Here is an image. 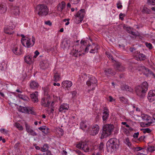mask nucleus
<instances>
[{"label": "nucleus", "instance_id": "nucleus-1", "mask_svg": "<svg viewBox=\"0 0 155 155\" xmlns=\"http://www.w3.org/2000/svg\"><path fill=\"white\" fill-rule=\"evenodd\" d=\"M148 88V85L146 81L143 82L141 85L138 86L136 87V92L137 95L141 97H143L145 96Z\"/></svg>", "mask_w": 155, "mask_h": 155}, {"label": "nucleus", "instance_id": "nucleus-2", "mask_svg": "<svg viewBox=\"0 0 155 155\" xmlns=\"http://www.w3.org/2000/svg\"><path fill=\"white\" fill-rule=\"evenodd\" d=\"M114 126L112 124H106L103 127V131L100 137L101 139H103L110 135L114 129Z\"/></svg>", "mask_w": 155, "mask_h": 155}, {"label": "nucleus", "instance_id": "nucleus-3", "mask_svg": "<svg viewBox=\"0 0 155 155\" xmlns=\"http://www.w3.org/2000/svg\"><path fill=\"white\" fill-rule=\"evenodd\" d=\"M38 11V14L39 16H46L48 13V9L47 6L44 4L38 5L36 7Z\"/></svg>", "mask_w": 155, "mask_h": 155}, {"label": "nucleus", "instance_id": "nucleus-4", "mask_svg": "<svg viewBox=\"0 0 155 155\" xmlns=\"http://www.w3.org/2000/svg\"><path fill=\"white\" fill-rule=\"evenodd\" d=\"M19 111L21 112L33 115H35L36 113L32 107H28L20 106L19 108Z\"/></svg>", "mask_w": 155, "mask_h": 155}, {"label": "nucleus", "instance_id": "nucleus-5", "mask_svg": "<svg viewBox=\"0 0 155 155\" xmlns=\"http://www.w3.org/2000/svg\"><path fill=\"white\" fill-rule=\"evenodd\" d=\"M85 14L84 9H81L77 12L76 15H75L76 18H79V20H78L77 23H79L83 21Z\"/></svg>", "mask_w": 155, "mask_h": 155}, {"label": "nucleus", "instance_id": "nucleus-6", "mask_svg": "<svg viewBox=\"0 0 155 155\" xmlns=\"http://www.w3.org/2000/svg\"><path fill=\"white\" fill-rule=\"evenodd\" d=\"M109 111L107 108L105 107L102 112V118L104 123H106L109 116Z\"/></svg>", "mask_w": 155, "mask_h": 155}, {"label": "nucleus", "instance_id": "nucleus-7", "mask_svg": "<svg viewBox=\"0 0 155 155\" xmlns=\"http://www.w3.org/2000/svg\"><path fill=\"white\" fill-rule=\"evenodd\" d=\"M31 39L27 37L26 39H21V42L24 46L29 48L32 46V43L30 42Z\"/></svg>", "mask_w": 155, "mask_h": 155}, {"label": "nucleus", "instance_id": "nucleus-8", "mask_svg": "<svg viewBox=\"0 0 155 155\" xmlns=\"http://www.w3.org/2000/svg\"><path fill=\"white\" fill-rule=\"evenodd\" d=\"M147 98L150 102L155 101V90H150L148 93Z\"/></svg>", "mask_w": 155, "mask_h": 155}, {"label": "nucleus", "instance_id": "nucleus-9", "mask_svg": "<svg viewBox=\"0 0 155 155\" xmlns=\"http://www.w3.org/2000/svg\"><path fill=\"white\" fill-rule=\"evenodd\" d=\"M99 130V126L96 124L92 126V130L91 134L93 136L95 135L98 134Z\"/></svg>", "mask_w": 155, "mask_h": 155}, {"label": "nucleus", "instance_id": "nucleus-10", "mask_svg": "<svg viewBox=\"0 0 155 155\" xmlns=\"http://www.w3.org/2000/svg\"><path fill=\"white\" fill-rule=\"evenodd\" d=\"M134 52L135 56L138 59H137V60L143 61L146 59V56L142 53H140V51H134Z\"/></svg>", "mask_w": 155, "mask_h": 155}, {"label": "nucleus", "instance_id": "nucleus-11", "mask_svg": "<svg viewBox=\"0 0 155 155\" xmlns=\"http://www.w3.org/2000/svg\"><path fill=\"white\" fill-rule=\"evenodd\" d=\"M72 85V82L68 80L64 81L62 83V86L64 88H66L68 90L69 89Z\"/></svg>", "mask_w": 155, "mask_h": 155}, {"label": "nucleus", "instance_id": "nucleus-12", "mask_svg": "<svg viewBox=\"0 0 155 155\" xmlns=\"http://www.w3.org/2000/svg\"><path fill=\"white\" fill-rule=\"evenodd\" d=\"M29 86L31 89L36 90L38 88L39 85L37 81H31L30 82Z\"/></svg>", "mask_w": 155, "mask_h": 155}, {"label": "nucleus", "instance_id": "nucleus-13", "mask_svg": "<svg viewBox=\"0 0 155 155\" xmlns=\"http://www.w3.org/2000/svg\"><path fill=\"white\" fill-rule=\"evenodd\" d=\"M116 70L119 71H122L125 70V67L120 63H116L114 66Z\"/></svg>", "mask_w": 155, "mask_h": 155}, {"label": "nucleus", "instance_id": "nucleus-14", "mask_svg": "<svg viewBox=\"0 0 155 155\" xmlns=\"http://www.w3.org/2000/svg\"><path fill=\"white\" fill-rule=\"evenodd\" d=\"M40 66L41 68L45 70L48 68L49 66L48 62L47 60H44L42 61L40 64Z\"/></svg>", "mask_w": 155, "mask_h": 155}, {"label": "nucleus", "instance_id": "nucleus-15", "mask_svg": "<svg viewBox=\"0 0 155 155\" xmlns=\"http://www.w3.org/2000/svg\"><path fill=\"white\" fill-rule=\"evenodd\" d=\"M140 70L142 71V72L145 74H152L153 75L154 77L155 76V74L151 71L148 68L145 67L144 66H141L140 68Z\"/></svg>", "mask_w": 155, "mask_h": 155}, {"label": "nucleus", "instance_id": "nucleus-16", "mask_svg": "<svg viewBox=\"0 0 155 155\" xmlns=\"http://www.w3.org/2000/svg\"><path fill=\"white\" fill-rule=\"evenodd\" d=\"M26 129L27 132L31 135L35 136L37 135L36 133L32 129L30 128V127L28 124H25Z\"/></svg>", "mask_w": 155, "mask_h": 155}, {"label": "nucleus", "instance_id": "nucleus-17", "mask_svg": "<svg viewBox=\"0 0 155 155\" xmlns=\"http://www.w3.org/2000/svg\"><path fill=\"white\" fill-rule=\"evenodd\" d=\"M118 140L116 138H112L109 140L107 143V145H118L117 143Z\"/></svg>", "mask_w": 155, "mask_h": 155}, {"label": "nucleus", "instance_id": "nucleus-18", "mask_svg": "<svg viewBox=\"0 0 155 155\" xmlns=\"http://www.w3.org/2000/svg\"><path fill=\"white\" fill-rule=\"evenodd\" d=\"M38 92L36 91L35 93L31 94L30 97L32 101L34 102H37L38 101Z\"/></svg>", "mask_w": 155, "mask_h": 155}, {"label": "nucleus", "instance_id": "nucleus-19", "mask_svg": "<svg viewBox=\"0 0 155 155\" xmlns=\"http://www.w3.org/2000/svg\"><path fill=\"white\" fill-rule=\"evenodd\" d=\"M92 144L91 142L87 140H82L78 143L76 145H88Z\"/></svg>", "mask_w": 155, "mask_h": 155}, {"label": "nucleus", "instance_id": "nucleus-20", "mask_svg": "<svg viewBox=\"0 0 155 155\" xmlns=\"http://www.w3.org/2000/svg\"><path fill=\"white\" fill-rule=\"evenodd\" d=\"M105 74L107 76L114 75L116 74L115 72L113 71L110 68H108L104 71Z\"/></svg>", "mask_w": 155, "mask_h": 155}, {"label": "nucleus", "instance_id": "nucleus-21", "mask_svg": "<svg viewBox=\"0 0 155 155\" xmlns=\"http://www.w3.org/2000/svg\"><path fill=\"white\" fill-rule=\"evenodd\" d=\"M12 26H8L5 28V32L7 34L9 35L12 34L14 33V32L12 30Z\"/></svg>", "mask_w": 155, "mask_h": 155}, {"label": "nucleus", "instance_id": "nucleus-22", "mask_svg": "<svg viewBox=\"0 0 155 155\" xmlns=\"http://www.w3.org/2000/svg\"><path fill=\"white\" fill-rule=\"evenodd\" d=\"M73 47V48L71 51V54L74 57H77L78 55V50H77L76 48L78 47V45H76Z\"/></svg>", "mask_w": 155, "mask_h": 155}, {"label": "nucleus", "instance_id": "nucleus-23", "mask_svg": "<svg viewBox=\"0 0 155 155\" xmlns=\"http://www.w3.org/2000/svg\"><path fill=\"white\" fill-rule=\"evenodd\" d=\"M70 45L69 41L66 39L64 40L61 42V47L65 49V48H67Z\"/></svg>", "mask_w": 155, "mask_h": 155}, {"label": "nucleus", "instance_id": "nucleus-24", "mask_svg": "<svg viewBox=\"0 0 155 155\" xmlns=\"http://www.w3.org/2000/svg\"><path fill=\"white\" fill-rule=\"evenodd\" d=\"M69 108L68 105L65 104H63L60 106L59 109V111L60 112H63L64 110H68Z\"/></svg>", "mask_w": 155, "mask_h": 155}, {"label": "nucleus", "instance_id": "nucleus-25", "mask_svg": "<svg viewBox=\"0 0 155 155\" xmlns=\"http://www.w3.org/2000/svg\"><path fill=\"white\" fill-rule=\"evenodd\" d=\"M6 5L5 4H0V13L1 14L4 13L6 12Z\"/></svg>", "mask_w": 155, "mask_h": 155}, {"label": "nucleus", "instance_id": "nucleus-26", "mask_svg": "<svg viewBox=\"0 0 155 155\" xmlns=\"http://www.w3.org/2000/svg\"><path fill=\"white\" fill-rule=\"evenodd\" d=\"M65 7V3L64 2H62L61 4H59L58 6V10L61 12L63 9Z\"/></svg>", "mask_w": 155, "mask_h": 155}, {"label": "nucleus", "instance_id": "nucleus-27", "mask_svg": "<svg viewBox=\"0 0 155 155\" xmlns=\"http://www.w3.org/2000/svg\"><path fill=\"white\" fill-rule=\"evenodd\" d=\"M151 10L149 9L148 8L146 5H144L142 10L141 11V12L143 14H149L150 13Z\"/></svg>", "mask_w": 155, "mask_h": 155}, {"label": "nucleus", "instance_id": "nucleus-28", "mask_svg": "<svg viewBox=\"0 0 155 155\" xmlns=\"http://www.w3.org/2000/svg\"><path fill=\"white\" fill-rule=\"evenodd\" d=\"M78 148L83 150L85 152L89 151L90 148L88 146H76Z\"/></svg>", "mask_w": 155, "mask_h": 155}, {"label": "nucleus", "instance_id": "nucleus-29", "mask_svg": "<svg viewBox=\"0 0 155 155\" xmlns=\"http://www.w3.org/2000/svg\"><path fill=\"white\" fill-rule=\"evenodd\" d=\"M121 89L122 90H126L127 91H131L132 90L130 87L126 85H124L121 86Z\"/></svg>", "mask_w": 155, "mask_h": 155}, {"label": "nucleus", "instance_id": "nucleus-30", "mask_svg": "<svg viewBox=\"0 0 155 155\" xmlns=\"http://www.w3.org/2000/svg\"><path fill=\"white\" fill-rule=\"evenodd\" d=\"M13 8L14 9H13V14L16 15H19L20 13L19 8L18 7H15Z\"/></svg>", "mask_w": 155, "mask_h": 155}, {"label": "nucleus", "instance_id": "nucleus-31", "mask_svg": "<svg viewBox=\"0 0 155 155\" xmlns=\"http://www.w3.org/2000/svg\"><path fill=\"white\" fill-rule=\"evenodd\" d=\"M60 74L57 72L54 73V81H57L60 80Z\"/></svg>", "mask_w": 155, "mask_h": 155}, {"label": "nucleus", "instance_id": "nucleus-32", "mask_svg": "<svg viewBox=\"0 0 155 155\" xmlns=\"http://www.w3.org/2000/svg\"><path fill=\"white\" fill-rule=\"evenodd\" d=\"M127 31H128V33L131 34L132 35L135 36H140V34L137 31L136 32H134L133 31H132L130 30H128V29H127Z\"/></svg>", "mask_w": 155, "mask_h": 155}, {"label": "nucleus", "instance_id": "nucleus-33", "mask_svg": "<svg viewBox=\"0 0 155 155\" xmlns=\"http://www.w3.org/2000/svg\"><path fill=\"white\" fill-rule=\"evenodd\" d=\"M32 57L29 55L25 58V61L27 64H30L31 62Z\"/></svg>", "mask_w": 155, "mask_h": 155}, {"label": "nucleus", "instance_id": "nucleus-34", "mask_svg": "<svg viewBox=\"0 0 155 155\" xmlns=\"http://www.w3.org/2000/svg\"><path fill=\"white\" fill-rule=\"evenodd\" d=\"M119 99L120 101L122 103L126 104L127 102V99L123 97H119Z\"/></svg>", "mask_w": 155, "mask_h": 155}, {"label": "nucleus", "instance_id": "nucleus-35", "mask_svg": "<svg viewBox=\"0 0 155 155\" xmlns=\"http://www.w3.org/2000/svg\"><path fill=\"white\" fill-rule=\"evenodd\" d=\"M80 127L83 130H84L87 127V125L86 122L82 121L80 124Z\"/></svg>", "mask_w": 155, "mask_h": 155}, {"label": "nucleus", "instance_id": "nucleus-36", "mask_svg": "<svg viewBox=\"0 0 155 155\" xmlns=\"http://www.w3.org/2000/svg\"><path fill=\"white\" fill-rule=\"evenodd\" d=\"M114 148H116L115 146H107V148L108 152L113 151L114 150Z\"/></svg>", "mask_w": 155, "mask_h": 155}, {"label": "nucleus", "instance_id": "nucleus-37", "mask_svg": "<svg viewBox=\"0 0 155 155\" xmlns=\"http://www.w3.org/2000/svg\"><path fill=\"white\" fill-rule=\"evenodd\" d=\"M89 79L91 81L90 82L93 84H96L97 83V80L94 77H90L89 78Z\"/></svg>", "mask_w": 155, "mask_h": 155}, {"label": "nucleus", "instance_id": "nucleus-38", "mask_svg": "<svg viewBox=\"0 0 155 155\" xmlns=\"http://www.w3.org/2000/svg\"><path fill=\"white\" fill-rule=\"evenodd\" d=\"M141 130L143 131L144 134H145L147 133H149L151 131V130L149 128H142L141 129Z\"/></svg>", "mask_w": 155, "mask_h": 155}, {"label": "nucleus", "instance_id": "nucleus-39", "mask_svg": "<svg viewBox=\"0 0 155 155\" xmlns=\"http://www.w3.org/2000/svg\"><path fill=\"white\" fill-rule=\"evenodd\" d=\"M155 150L154 146H149L147 148V152H152Z\"/></svg>", "mask_w": 155, "mask_h": 155}, {"label": "nucleus", "instance_id": "nucleus-40", "mask_svg": "<svg viewBox=\"0 0 155 155\" xmlns=\"http://www.w3.org/2000/svg\"><path fill=\"white\" fill-rule=\"evenodd\" d=\"M18 48L17 47H14L12 49V51L15 54L20 55L21 53H20V54L18 53Z\"/></svg>", "mask_w": 155, "mask_h": 155}, {"label": "nucleus", "instance_id": "nucleus-41", "mask_svg": "<svg viewBox=\"0 0 155 155\" xmlns=\"http://www.w3.org/2000/svg\"><path fill=\"white\" fill-rule=\"evenodd\" d=\"M48 150V146H42L41 148V150L42 152H45Z\"/></svg>", "mask_w": 155, "mask_h": 155}, {"label": "nucleus", "instance_id": "nucleus-42", "mask_svg": "<svg viewBox=\"0 0 155 155\" xmlns=\"http://www.w3.org/2000/svg\"><path fill=\"white\" fill-rule=\"evenodd\" d=\"M146 46L150 50L152 49L153 47L152 45L150 43H148L147 42H146L145 43Z\"/></svg>", "mask_w": 155, "mask_h": 155}, {"label": "nucleus", "instance_id": "nucleus-43", "mask_svg": "<svg viewBox=\"0 0 155 155\" xmlns=\"http://www.w3.org/2000/svg\"><path fill=\"white\" fill-rule=\"evenodd\" d=\"M144 148L140 147H134L132 148L133 150L134 151H137L143 149Z\"/></svg>", "mask_w": 155, "mask_h": 155}, {"label": "nucleus", "instance_id": "nucleus-44", "mask_svg": "<svg viewBox=\"0 0 155 155\" xmlns=\"http://www.w3.org/2000/svg\"><path fill=\"white\" fill-rule=\"evenodd\" d=\"M15 125L16 127L19 130H23V127L19 123H16Z\"/></svg>", "mask_w": 155, "mask_h": 155}, {"label": "nucleus", "instance_id": "nucleus-45", "mask_svg": "<svg viewBox=\"0 0 155 155\" xmlns=\"http://www.w3.org/2000/svg\"><path fill=\"white\" fill-rule=\"evenodd\" d=\"M147 3L150 5H155V0H147Z\"/></svg>", "mask_w": 155, "mask_h": 155}, {"label": "nucleus", "instance_id": "nucleus-46", "mask_svg": "<svg viewBox=\"0 0 155 155\" xmlns=\"http://www.w3.org/2000/svg\"><path fill=\"white\" fill-rule=\"evenodd\" d=\"M124 142L127 145H131V144L130 143V142L129 139L128 138H126L124 141Z\"/></svg>", "mask_w": 155, "mask_h": 155}, {"label": "nucleus", "instance_id": "nucleus-47", "mask_svg": "<svg viewBox=\"0 0 155 155\" xmlns=\"http://www.w3.org/2000/svg\"><path fill=\"white\" fill-rule=\"evenodd\" d=\"M98 48L97 47H95L94 48L91 49L90 51V53H94L97 51Z\"/></svg>", "mask_w": 155, "mask_h": 155}, {"label": "nucleus", "instance_id": "nucleus-48", "mask_svg": "<svg viewBox=\"0 0 155 155\" xmlns=\"http://www.w3.org/2000/svg\"><path fill=\"white\" fill-rule=\"evenodd\" d=\"M72 4H76L78 3L80 0H70Z\"/></svg>", "mask_w": 155, "mask_h": 155}, {"label": "nucleus", "instance_id": "nucleus-49", "mask_svg": "<svg viewBox=\"0 0 155 155\" xmlns=\"http://www.w3.org/2000/svg\"><path fill=\"white\" fill-rule=\"evenodd\" d=\"M149 116L147 115H144L142 116V118L144 120H149Z\"/></svg>", "mask_w": 155, "mask_h": 155}, {"label": "nucleus", "instance_id": "nucleus-50", "mask_svg": "<svg viewBox=\"0 0 155 155\" xmlns=\"http://www.w3.org/2000/svg\"><path fill=\"white\" fill-rule=\"evenodd\" d=\"M58 131L60 132V134L61 136H62L63 135L64 131L62 129L60 128H58Z\"/></svg>", "mask_w": 155, "mask_h": 155}, {"label": "nucleus", "instance_id": "nucleus-51", "mask_svg": "<svg viewBox=\"0 0 155 155\" xmlns=\"http://www.w3.org/2000/svg\"><path fill=\"white\" fill-rule=\"evenodd\" d=\"M42 88L45 93H47L49 90V88L47 87H43Z\"/></svg>", "mask_w": 155, "mask_h": 155}, {"label": "nucleus", "instance_id": "nucleus-52", "mask_svg": "<svg viewBox=\"0 0 155 155\" xmlns=\"http://www.w3.org/2000/svg\"><path fill=\"white\" fill-rule=\"evenodd\" d=\"M0 131L2 133L7 134L8 133V130H5V129H3L1 130Z\"/></svg>", "mask_w": 155, "mask_h": 155}, {"label": "nucleus", "instance_id": "nucleus-53", "mask_svg": "<svg viewBox=\"0 0 155 155\" xmlns=\"http://www.w3.org/2000/svg\"><path fill=\"white\" fill-rule=\"evenodd\" d=\"M117 7L119 9L121 8L122 7V5L120 2H118L117 4Z\"/></svg>", "mask_w": 155, "mask_h": 155}, {"label": "nucleus", "instance_id": "nucleus-54", "mask_svg": "<svg viewBox=\"0 0 155 155\" xmlns=\"http://www.w3.org/2000/svg\"><path fill=\"white\" fill-rule=\"evenodd\" d=\"M50 102L48 100L46 101V103L45 102V104L44 105V107H47L50 104Z\"/></svg>", "mask_w": 155, "mask_h": 155}, {"label": "nucleus", "instance_id": "nucleus-55", "mask_svg": "<svg viewBox=\"0 0 155 155\" xmlns=\"http://www.w3.org/2000/svg\"><path fill=\"white\" fill-rule=\"evenodd\" d=\"M45 24L50 26H51L52 25V23L50 21H45Z\"/></svg>", "mask_w": 155, "mask_h": 155}, {"label": "nucleus", "instance_id": "nucleus-56", "mask_svg": "<svg viewBox=\"0 0 155 155\" xmlns=\"http://www.w3.org/2000/svg\"><path fill=\"white\" fill-rule=\"evenodd\" d=\"M38 129L41 130L42 131V132H44V130H45V127L44 126H43L42 127H39L38 128Z\"/></svg>", "mask_w": 155, "mask_h": 155}, {"label": "nucleus", "instance_id": "nucleus-57", "mask_svg": "<svg viewBox=\"0 0 155 155\" xmlns=\"http://www.w3.org/2000/svg\"><path fill=\"white\" fill-rule=\"evenodd\" d=\"M91 47V46L90 45H88L85 48V49L84 52H87L89 49V47Z\"/></svg>", "mask_w": 155, "mask_h": 155}, {"label": "nucleus", "instance_id": "nucleus-58", "mask_svg": "<svg viewBox=\"0 0 155 155\" xmlns=\"http://www.w3.org/2000/svg\"><path fill=\"white\" fill-rule=\"evenodd\" d=\"M139 134V133L138 132L136 133H135L133 135V137L134 138H137Z\"/></svg>", "mask_w": 155, "mask_h": 155}, {"label": "nucleus", "instance_id": "nucleus-59", "mask_svg": "<svg viewBox=\"0 0 155 155\" xmlns=\"http://www.w3.org/2000/svg\"><path fill=\"white\" fill-rule=\"evenodd\" d=\"M124 16L125 15L124 14H123L121 13L119 15V18H120L121 20H124V18L123 17H122L123 15Z\"/></svg>", "mask_w": 155, "mask_h": 155}, {"label": "nucleus", "instance_id": "nucleus-60", "mask_svg": "<svg viewBox=\"0 0 155 155\" xmlns=\"http://www.w3.org/2000/svg\"><path fill=\"white\" fill-rule=\"evenodd\" d=\"M46 152V154L45 153H44L43 155H51V153L50 151L47 150Z\"/></svg>", "mask_w": 155, "mask_h": 155}, {"label": "nucleus", "instance_id": "nucleus-61", "mask_svg": "<svg viewBox=\"0 0 155 155\" xmlns=\"http://www.w3.org/2000/svg\"><path fill=\"white\" fill-rule=\"evenodd\" d=\"M107 57L110 59H111L112 60H113V57L110 54L108 53V54H107Z\"/></svg>", "mask_w": 155, "mask_h": 155}, {"label": "nucleus", "instance_id": "nucleus-62", "mask_svg": "<svg viewBox=\"0 0 155 155\" xmlns=\"http://www.w3.org/2000/svg\"><path fill=\"white\" fill-rule=\"evenodd\" d=\"M153 120H151V121L148 122L146 124V125H147V126H150L151 124H152L153 123Z\"/></svg>", "mask_w": 155, "mask_h": 155}, {"label": "nucleus", "instance_id": "nucleus-63", "mask_svg": "<svg viewBox=\"0 0 155 155\" xmlns=\"http://www.w3.org/2000/svg\"><path fill=\"white\" fill-rule=\"evenodd\" d=\"M35 55L34 56L35 58L39 54V52L38 51H36L35 52Z\"/></svg>", "mask_w": 155, "mask_h": 155}, {"label": "nucleus", "instance_id": "nucleus-64", "mask_svg": "<svg viewBox=\"0 0 155 155\" xmlns=\"http://www.w3.org/2000/svg\"><path fill=\"white\" fill-rule=\"evenodd\" d=\"M130 50L131 52H133L136 50V49L134 48L131 47L130 48Z\"/></svg>", "mask_w": 155, "mask_h": 155}]
</instances>
